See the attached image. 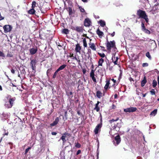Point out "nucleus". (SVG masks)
<instances>
[{"label": "nucleus", "mask_w": 159, "mask_h": 159, "mask_svg": "<svg viewBox=\"0 0 159 159\" xmlns=\"http://www.w3.org/2000/svg\"><path fill=\"white\" fill-rule=\"evenodd\" d=\"M137 15L139 16V18L144 19L147 23L148 21V16L147 15L145 12L144 11L139 10L137 11Z\"/></svg>", "instance_id": "f257e3e1"}, {"label": "nucleus", "mask_w": 159, "mask_h": 159, "mask_svg": "<svg viewBox=\"0 0 159 159\" xmlns=\"http://www.w3.org/2000/svg\"><path fill=\"white\" fill-rule=\"evenodd\" d=\"M10 96L9 95L7 96V99H5L6 101L4 104L5 107L7 108H10L12 107L14 100L13 98H9Z\"/></svg>", "instance_id": "f03ea898"}, {"label": "nucleus", "mask_w": 159, "mask_h": 159, "mask_svg": "<svg viewBox=\"0 0 159 159\" xmlns=\"http://www.w3.org/2000/svg\"><path fill=\"white\" fill-rule=\"evenodd\" d=\"M106 45L107 49L109 51H111V48H114L116 49L115 47V43L114 41L109 42L107 40Z\"/></svg>", "instance_id": "7ed1b4c3"}, {"label": "nucleus", "mask_w": 159, "mask_h": 159, "mask_svg": "<svg viewBox=\"0 0 159 159\" xmlns=\"http://www.w3.org/2000/svg\"><path fill=\"white\" fill-rule=\"evenodd\" d=\"M3 29L4 30V32L7 33L8 32H10L12 29V27L9 25H5L3 27Z\"/></svg>", "instance_id": "20e7f679"}, {"label": "nucleus", "mask_w": 159, "mask_h": 159, "mask_svg": "<svg viewBox=\"0 0 159 159\" xmlns=\"http://www.w3.org/2000/svg\"><path fill=\"white\" fill-rule=\"evenodd\" d=\"M137 110L136 107H130L125 109L124 110V111L125 112H134L135 111Z\"/></svg>", "instance_id": "39448f33"}, {"label": "nucleus", "mask_w": 159, "mask_h": 159, "mask_svg": "<svg viewBox=\"0 0 159 159\" xmlns=\"http://www.w3.org/2000/svg\"><path fill=\"white\" fill-rule=\"evenodd\" d=\"M102 127V124L101 123L98 124L94 130V132L95 134H97L99 132H100L101 128Z\"/></svg>", "instance_id": "423d86ee"}, {"label": "nucleus", "mask_w": 159, "mask_h": 159, "mask_svg": "<svg viewBox=\"0 0 159 159\" xmlns=\"http://www.w3.org/2000/svg\"><path fill=\"white\" fill-rule=\"evenodd\" d=\"M120 142V139L119 135L116 136L114 140L113 141L114 144L115 146L118 145Z\"/></svg>", "instance_id": "0eeeda50"}, {"label": "nucleus", "mask_w": 159, "mask_h": 159, "mask_svg": "<svg viewBox=\"0 0 159 159\" xmlns=\"http://www.w3.org/2000/svg\"><path fill=\"white\" fill-rule=\"evenodd\" d=\"M69 134L67 133H65L63 134L62 136L61 137L60 139H61L63 141V144L64 145L66 142V138L67 136H69Z\"/></svg>", "instance_id": "6e6552de"}, {"label": "nucleus", "mask_w": 159, "mask_h": 159, "mask_svg": "<svg viewBox=\"0 0 159 159\" xmlns=\"http://www.w3.org/2000/svg\"><path fill=\"white\" fill-rule=\"evenodd\" d=\"M72 29L75 30L79 33H81L83 32V29L82 27L75 26L73 27Z\"/></svg>", "instance_id": "1a4fd4ad"}, {"label": "nucleus", "mask_w": 159, "mask_h": 159, "mask_svg": "<svg viewBox=\"0 0 159 159\" xmlns=\"http://www.w3.org/2000/svg\"><path fill=\"white\" fill-rule=\"evenodd\" d=\"M91 21L89 19L87 18L85 19L84 21V26L86 27H89L90 25Z\"/></svg>", "instance_id": "9d476101"}, {"label": "nucleus", "mask_w": 159, "mask_h": 159, "mask_svg": "<svg viewBox=\"0 0 159 159\" xmlns=\"http://www.w3.org/2000/svg\"><path fill=\"white\" fill-rule=\"evenodd\" d=\"M37 50L38 49L37 47L32 48L30 49V52L31 54L34 55L37 52Z\"/></svg>", "instance_id": "9b49d317"}, {"label": "nucleus", "mask_w": 159, "mask_h": 159, "mask_svg": "<svg viewBox=\"0 0 159 159\" xmlns=\"http://www.w3.org/2000/svg\"><path fill=\"white\" fill-rule=\"evenodd\" d=\"M59 120V119L58 117H57L54 121L51 124H50V125L51 126H53L55 125H56L58 122Z\"/></svg>", "instance_id": "f8f14e48"}, {"label": "nucleus", "mask_w": 159, "mask_h": 159, "mask_svg": "<svg viewBox=\"0 0 159 159\" xmlns=\"http://www.w3.org/2000/svg\"><path fill=\"white\" fill-rule=\"evenodd\" d=\"M80 49H81V47L80 46L79 44H77L76 45L75 51L76 52L80 53Z\"/></svg>", "instance_id": "ddd939ff"}, {"label": "nucleus", "mask_w": 159, "mask_h": 159, "mask_svg": "<svg viewBox=\"0 0 159 159\" xmlns=\"http://www.w3.org/2000/svg\"><path fill=\"white\" fill-rule=\"evenodd\" d=\"M90 48L93 50L95 51L96 50V48L95 44L94 43L89 44Z\"/></svg>", "instance_id": "4468645a"}, {"label": "nucleus", "mask_w": 159, "mask_h": 159, "mask_svg": "<svg viewBox=\"0 0 159 159\" xmlns=\"http://www.w3.org/2000/svg\"><path fill=\"white\" fill-rule=\"evenodd\" d=\"M106 82V84L104 86V88L105 89H107L108 88L110 84V81L108 80H107Z\"/></svg>", "instance_id": "2eb2a0df"}, {"label": "nucleus", "mask_w": 159, "mask_h": 159, "mask_svg": "<svg viewBox=\"0 0 159 159\" xmlns=\"http://www.w3.org/2000/svg\"><path fill=\"white\" fill-rule=\"evenodd\" d=\"M66 65L63 64L60 66V67L57 70L58 71H59L63 69L66 67Z\"/></svg>", "instance_id": "dca6fc26"}, {"label": "nucleus", "mask_w": 159, "mask_h": 159, "mask_svg": "<svg viewBox=\"0 0 159 159\" xmlns=\"http://www.w3.org/2000/svg\"><path fill=\"white\" fill-rule=\"evenodd\" d=\"M98 22L100 25L102 27H103L105 25V22L102 20H100Z\"/></svg>", "instance_id": "f3484780"}, {"label": "nucleus", "mask_w": 159, "mask_h": 159, "mask_svg": "<svg viewBox=\"0 0 159 159\" xmlns=\"http://www.w3.org/2000/svg\"><path fill=\"white\" fill-rule=\"evenodd\" d=\"M97 33L99 37L102 36H103V33L100 31L99 29H98L97 31Z\"/></svg>", "instance_id": "a211bd4d"}, {"label": "nucleus", "mask_w": 159, "mask_h": 159, "mask_svg": "<svg viewBox=\"0 0 159 159\" xmlns=\"http://www.w3.org/2000/svg\"><path fill=\"white\" fill-rule=\"evenodd\" d=\"M102 93L99 91H98L97 92L96 96L98 98H100L102 97Z\"/></svg>", "instance_id": "6ab92c4d"}, {"label": "nucleus", "mask_w": 159, "mask_h": 159, "mask_svg": "<svg viewBox=\"0 0 159 159\" xmlns=\"http://www.w3.org/2000/svg\"><path fill=\"white\" fill-rule=\"evenodd\" d=\"M36 63V61L35 60H32L30 62L31 66H35Z\"/></svg>", "instance_id": "aec40b11"}, {"label": "nucleus", "mask_w": 159, "mask_h": 159, "mask_svg": "<svg viewBox=\"0 0 159 159\" xmlns=\"http://www.w3.org/2000/svg\"><path fill=\"white\" fill-rule=\"evenodd\" d=\"M35 12V10H34V8H32V9L29 10L28 11V13L29 14H34Z\"/></svg>", "instance_id": "412c9836"}, {"label": "nucleus", "mask_w": 159, "mask_h": 159, "mask_svg": "<svg viewBox=\"0 0 159 159\" xmlns=\"http://www.w3.org/2000/svg\"><path fill=\"white\" fill-rule=\"evenodd\" d=\"M104 61V60L102 58H101L98 61V66H102V64Z\"/></svg>", "instance_id": "4be33fe9"}, {"label": "nucleus", "mask_w": 159, "mask_h": 159, "mask_svg": "<svg viewBox=\"0 0 159 159\" xmlns=\"http://www.w3.org/2000/svg\"><path fill=\"white\" fill-rule=\"evenodd\" d=\"M157 109L154 110L152 111L151 112L150 114V115L155 116L157 113Z\"/></svg>", "instance_id": "5701e85b"}, {"label": "nucleus", "mask_w": 159, "mask_h": 159, "mask_svg": "<svg viewBox=\"0 0 159 159\" xmlns=\"http://www.w3.org/2000/svg\"><path fill=\"white\" fill-rule=\"evenodd\" d=\"M146 83V80L145 77L144 79L141 82V86L142 87H143L145 85Z\"/></svg>", "instance_id": "b1692460"}, {"label": "nucleus", "mask_w": 159, "mask_h": 159, "mask_svg": "<svg viewBox=\"0 0 159 159\" xmlns=\"http://www.w3.org/2000/svg\"><path fill=\"white\" fill-rule=\"evenodd\" d=\"M146 56L148 57L149 60L151 59V57L149 52H148L146 53Z\"/></svg>", "instance_id": "393cba45"}, {"label": "nucleus", "mask_w": 159, "mask_h": 159, "mask_svg": "<svg viewBox=\"0 0 159 159\" xmlns=\"http://www.w3.org/2000/svg\"><path fill=\"white\" fill-rule=\"evenodd\" d=\"M157 81L155 80H154L153 81V83H152V86L153 88H155L156 86H157Z\"/></svg>", "instance_id": "a878e982"}, {"label": "nucleus", "mask_w": 159, "mask_h": 159, "mask_svg": "<svg viewBox=\"0 0 159 159\" xmlns=\"http://www.w3.org/2000/svg\"><path fill=\"white\" fill-rule=\"evenodd\" d=\"M153 8L155 10L159 9V4H155L153 6Z\"/></svg>", "instance_id": "bb28decb"}, {"label": "nucleus", "mask_w": 159, "mask_h": 159, "mask_svg": "<svg viewBox=\"0 0 159 159\" xmlns=\"http://www.w3.org/2000/svg\"><path fill=\"white\" fill-rule=\"evenodd\" d=\"M119 119L118 118H116V119H113L112 120H110L109 121V122L110 123H112V122H115V121H116L117 120H119Z\"/></svg>", "instance_id": "cd10ccee"}, {"label": "nucleus", "mask_w": 159, "mask_h": 159, "mask_svg": "<svg viewBox=\"0 0 159 159\" xmlns=\"http://www.w3.org/2000/svg\"><path fill=\"white\" fill-rule=\"evenodd\" d=\"M63 32L65 34H67L69 33V30L67 29H64L63 30Z\"/></svg>", "instance_id": "c85d7f7f"}, {"label": "nucleus", "mask_w": 159, "mask_h": 159, "mask_svg": "<svg viewBox=\"0 0 159 159\" xmlns=\"http://www.w3.org/2000/svg\"><path fill=\"white\" fill-rule=\"evenodd\" d=\"M83 45L85 47H86L87 46V44L86 41L85 39H84L83 40Z\"/></svg>", "instance_id": "c756f323"}, {"label": "nucleus", "mask_w": 159, "mask_h": 159, "mask_svg": "<svg viewBox=\"0 0 159 159\" xmlns=\"http://www.w3.org/2000/svg\"><path fill=\"white\" fill-rule=\"evenodd\" d=\"M117 126L118 127V128L116 130L117 131H119V128L120 127V124L117 123V125H116V126H114V129H116V126Z\"/></svg>", "instance_id": "7c9ffc66"}, {"label": "nucleus", "mask_w": 159, "mask_h": 159, "mask_svg": "<svg viewBox=\"0 0 159 159\" xmlns=\"http://www.w3.org/2000/svg\"><path fill=\"white\" fill-rule=\"evenodd\" d=\"M94 71L93 70H91V71L90 73V77L94 76Z\"/></svg>", "instance_id": "2f4dec72"}, {"label": "nucleus", "mask_w": 159, "mask_h": 159, "mask_svg": "<svg viewBox=\"0 0 159 159\" xmlns=\"http://www.w3.org/2000/svg\"><path fill=\"white\" fill-rule=\"evenodd\" d=\"M79 8L80 10V11L82 12H83V13H85V11L84 10V9L83 8L81 7H79Z\"/></svg>", "instance_id": "473e14b6"}, {"label": "nucleus", "mask_w": 159, "mask_h": 159, "mask_svg": "<svg viewBox=\"0 0 159 159\" xmlns=\"http://www.w3.org/2000/svg\"><path fill=\"white\" fill-rule=\"evenodd\" d=\"M141 27H142V30L143 31L144 30H145L146 28L144 26V23L142 22V24H141Z\"/></svg>", "instance_id": "72a5a7b5"}, {"label": "nucleus", "mask_w": 159, "mask_h": 159, "mask_svg": "<svg viewBox=\"0 0 159 159\" xmlns=\"http://www.w3.org/2000/svg\"><path fill=\"white\" fill-rule=\"evenodd\" d=\"M143 31L145 33L148 34H150V31L146 29L144 30Z\"/></svg>", "instance_id": "f704fd0d"}, {"label": "nucleus", "mask_w": 159, "mask_h": 159, "mask_svg": "<svg viewBox=\"0 0 159 159\" xmlns=\"http://www.w3.org/2000/svg\"><path fill=\"white\" fill-rule=\"evenodd\" d=\"M75 147L77 148H80L81 147V145L79 143H75Z\"/></svg>", "instance_id": "c9c22d12"}, {"label": "nucleus", "mask_w": 159, "mask_h": 159, "mask_svg": "<svg viewBox=\"0 0 159 159\" xmlns=\"http://www.w3.org/2000/svg\"><path fill=\"white\" fill-rule=\"evenodd\" d=\"M36 2L35 1H33L32 3V8H34L35 6Z\"/></svg>", "instance_id": "e433bc0d"}, {"label": "nucleus", "mask_w": 159, "mask_h": 159, "mask_svg": "<svg viewBox=\"0 0 159 159\" xmlns=\"http://www.w3.org/2000/svg\"><path fill=\"white\" fill-rule=\"evenodd\" d=\"M58 71H57V70L54 73V75L53 76V78H55L57 75V73L58 72Z\"/></svg>", "instance_id": "4c0bfd02"}, {"label": "nucleus", "mask_w": 159, "mask_h": 159, "mask_svg": "<svg viewBox=\"0 0 159 159\" xmlns=\"http://www.w3.org/2000/svg\"><path fill=\"white\" fill-rule=\"evenodd\" d=\"M99 55L101 57H105V54L103 53H98Z\"/></svg>", "instance_id": "58836bf2"}, {"label": "nucleus", "mask_w": 159, "mask_h": 159, "mask_svg": "<svg viewBox=\"0 0 159 159\" xmlns=\"http://www.w3.org/2000/svg\"><path fill=\"white\" fill-rule=\"evenodd\" d=\"M151 94L152 95H153L154 94H155V90L154 89H152L150 92Z\"/></svg>", "instance_id": "ea45409f"}, {"label": "nucleus", "mask_w": 159, "mask_h": 159, "mask_svg": "<svg viewBox=\"0 0 159 159\" xmlns=\"http://www.w3.org/2000/svg\"><path fill=\"white\" fill-rule=\"evenodd\" d=\"M90 77L91 78L92 80L94 82H97L96 80V78H95L94 76H93Z\"/></svg>", "instance_id": "a19ab883"}, {"label": "nucleus", "mask_w": 159, "mask_h": 159, "mask_svg": "<svg viewBox=\"0 0 159 159\" xmlns=\"http://www.w3.org/2000/svg\"><path fill=\"white\" fill-rule=\"evenodd\" d=\"M31 148V147H29L28 148H27L25 150V154H27V153L28 152L29 150Z\"/></svg>", "instance_id": "79ce46f5"}, {"label": "nucleus", "mask_w": 159, "mask_h": 159, "mask_svg": "<svg viewBox=\"0 0 159 159\" xmlns=\"http://www.w3.org/2000/svg\"><path fill=\"white\" fill-rule=\"evenodd\" d=\"M69 13L70 15L72 13V9L70 7L69 8Z\"/></svg>", "instance_id": "37998d69"}, {"label": "nucleus", "mask_w": 159, "mask_h": 159, "mask_svg": "<svg viewBox=\"0 0 159 159\" xmlns=\"http://www.w3.org/2000/svg\"><path fill=\"white\" fill-rule=\"evenodd\" d=\"M0 56L2 57H5V55L2 52L0 51Z\"/></svg>", "instance_id": "c03bdc74"}, {"label": "nucleus", "mask_w": 159, "mask_h": 159, "mask_svg": "<svg viewBox=\"0 0 159 159\" xmlns=\"http://www.w3.org/2000/svg\"><path fill=\"white\" fill-rule=\"evenodd\" d=\"M94 110H96L97 112L99 111L100 108L99 107H95L94 108Z\"/></svg>", "instance_id": "a18cd8bd"}, {"label": "nucleus", "mask_w": 159, "mask_h": 159, "mask_svg": "<svg viewBox=\"0 0 159 159\" xmlns=\"http://www.w3.org/2000/svg\"><path fill=\"white\" fill-rule=\"evenodd\" d=\"M142 66H143V67L147 66H148V63H143V65Z\"/></svg>", "instance_id": "49530a36"}, {"label": "nucleus", "mask_w": 159, "mask_h": 159, "mask_svg": "<svg viewBox=\"0 0 159 159\" xmlns=\"http://www.w3.org/2000/svg\"><path fill=\"white\" fill-rule=\"evenodd\" d=\"M77 62H78L79 64L80 63V57L78 56L77 57Z\"/></svg>", "instance_id": "de8ad7c7"}, {"label": "nucleus", "mask_w": 159, "mask_h": 159, "mask_svg": "<svg viewBox=\"0 0 159 159\" xmlns=\"http://www.w3.org/2000/svg\"><path fill=\"white\" fill-rule=\"evenodd\" d=\"M4 17L2 16L1 15V13L0 12V20H2L4 19Z\"/></svg>", "instance_id": "09e8293b"}, {"label": "nucleus", "mask_w": 159, "mask_h": 159, "mask_svg": "<svg viewBox=\"0 0 159 159\" xmlns=\"http://www.w3.org/2000/svg\"><path fill=\"white\" fill-rule=\"evenodd\" d=\"M81 152V151L80 150H78L76 153V155H78V154L80 153Z\"/></svg>", "instance_id": "8fccbe9b"}, {"label": "nucleus", "mask_w": 159, "mask_h": 159, "mask_svg": "<svg viewBox=\"0 0 159 159\" xmlns=\"http://www.w3.org/2000/svg\"><path fill=\"white\" fill-rule=\"evenodd\" d=\"M11 72L12 73V74H14L15 73V70L13 69L12 68L11 69Z\"/></svg>", "instance_id": "3c124183"}, {"label": "nucleus", "mask_w": 159, "mask_h": 159, "mask_svg": "<svg viewBox=\"0 0 159 159\" xmlns=\"http://www.w3.org/2000/svg\"><path fill=\"white\" fill-rule=\"evenodd\" d=\"M73 94V93L72 92H70L69 94H68V95L70 96V95H72Z\"/></svg>", "instance_id": "603ef678"}, {"label": "nucleus", "mask_w": 159, "mask_h": 159, "mask_svg": "<svg viewBox=\"0 0 159 159\" xmlns=\"http://www.w3.org/2000/svg\"><path fill=\"white\" fill-rule=\"evenodd\" d=\"M99 103L100 102L99 101H98L97 103L96 104L95 107H98V105Z\"/></svg>", "instance_id": "864d4df0"}, {"label": "nucleus", "mask_w": 159, "mask_h": 159, "mask_svg": "<svg viewBox=\"0 0 159 159\" xmlns=\"http://www.w3.org/2000/svg\"><path fill=\"white\" fill-rule=\"evenodd\" d=\"M115 32H113L111 34V36L113 37L115 35Z\"/></svg>", "instance_id": "5fc2aeb1"}, {"label": "nucleus", "mask_w": 159, "mask_h": 159, "mask_svg": "<svg viewBox=\"0 0 159 159\" xmlns=\"http://www.w3.org/2000/svg\"><path fill=\"white\" fill-rule=\"evenodd\" d=\"M57 134V133L55 132H52V135H56Z\"/></svg>", "instance_id": "6e6d98bb"}, {"label": "nucleus", "mask_w": 159, "mask_h": 159, "mask_svg": "<svg viewBox=\"0 0 159 159\" xmlns=\"http://www.w3.org/2000/svg\"><path fill=\"white\" fill-rule=\"evenodd\" d=\"M8 134V132H5V133H4L3 134V135H7Z\"/></svg>", "instance_id": "4d7b16f0"}, {"label": "nucleus", "mask_w": 159, "mask_h": 159, "mask_svg": "<svg viewBox=\"0 0 159 159\" xmlns=\"http://www.w3.org/2000/svg\"><path fill=\"white\" fill-rule=\"evenodd\" d=\"M35 66H33H33H31L32 70H35Z\"/></svg>", "instance_id": "13d9d810"}, {"label": "nucleus", "mask_w": 159, "mask_h": 159, "mask_svg": "<svg viewBox=\"0 0 159 159\" xmlns=\"http://www.w3.org/2000/svg\"><path fill=\"white\" fill-rule=\"evenodd\" d=\"M72 59H74L75 60H76V61H77V57H76V56H75V57H73Z\"/></svg>", "instance_id": "bf43d9fd"}, {"label": "nucleus", "mask_w": 159, "mask_h": 159, "mask_svg": "<svg viewBox=\"0 0 159 159\" xmlns=\"http://www.w3.org/2000/svg\"><path fill=\"white\" fill-rule=\"evenodd\" d=\"M7 56L10 57H12L13 56L12 54H7Z\"/></svg>", "instance_id": "052dcab7"}, {"label": "nucleus", "mask_w": 159, "mask_h": 159, "mask_svg": "<svg viewBox=\"0 0 159 159\" xmlns=\"http://www.w3.org/2000/svg\"><path fill=\"white\" fill-rule=\"evenodd\" d=\"M82 1L84 2H88V0H82Z\"/></svg>", "instance_id": "680f3d73"}, {"label": "nucleus", "mask_w": 159, "mask_h": 159, "mask_svg": "<svg viewBox=\"0 0 159 159\" xmlns=\"http://www.w3.org/2000/svg\"><path fill=\"white\" fill-rule=\"evenodd\" d=\"M117 94H115L114 95V98H117Z\"/></svg>", "instance_id": "e2e57ef3"}, {"label": "nucleus", "mask_w": 159, "mask_h": 159, "mask_svg": "<svg viewBox=\"0 0 159 159\" xmlns=\"http://www.w3.org/2000/svg\"><path fill=\"white\" fill-rule=\"evenodd\" d=\"M4 74L7 77V78H8V79H9V77L6 74V72H4Z\"/></svg>", "instance_id": "0e129e2a"}, {"label": "nucleus", "mask_w": 159, "mask_h": 159, "mask_svg": "<svg viewBox=\"0 0 159 159\" xmlns=\"http://www.w3.org/2000/svg\"><path fill=\"white\" fill-rule=\"evenodd\" d=\"M111 80L114 82V83L116 82V80H115L114 79H112Z\"/></svg>", "instance_id": "69168bd1"}, {"label": "nucleus", "mask_w": 159, "mask_h": 159, "mask_svg": "<svg viewBox=\"0 0 159 159\" xmlns=\"http://www.w3.org/2000/svg\"><path fill=\"white\" fill-rule=\"evenodd\" d=\"M117 61H114V64H115V65L117 64Z\"/></svg>", "instance_id": "338daca9"}, {"label": "nucleus", "mask_w": 159, "mask_h": 159, "mask_svg": "<svg viewBox=\"0 0 159 159\" xmlns=\"http://www.w3.org/2000/svg\"><path fill=\"white\" fill-rule=\"evenodd\" d=\"M146 93H145V94H143V97H145V96H146Z\"/></svg>", "instance_id": "774afa93"}]
</instances>
